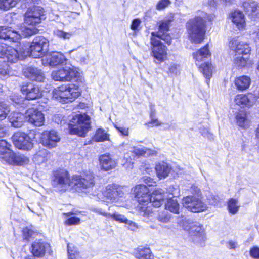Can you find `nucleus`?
I'll use <instances>...</instances> for the list:
<instances>
[{"label": "nucleus", "mask_w": 259, "mask_h": 259, "mask_svg": "<svg viewBox=\"0 0 259 259\" xmlns=\"http://www.w3.org/2000/svg\"><path fill=\"white\" fill-rule=\"evenodd\" d=\"M132 191L137 199L139 204L137 211L139 215L144 217L152 216L153 211L151 205L154 207H160L164 202L165 194L162 193L161 190H156L149 194V190L144 185H138L133 188Z\"/></svg>", "instance_id": "obj_1"}, {"label": "nucleus", "mask_w": 259, "mask_h": 259, "mask_svg": "<svg viewBox=\"0 0 259 259\" xmlns=\"http://www.w3.org/2000/svg\"><path fill=\"white\" fill-rule=\"evenodd\" d=\"M213 18L212 15L202 12L188 21L186 28L192 42L200 44L203 41L205 34V23L211 21Z\"/></svg>", "instance_id": "obj_2"}, {"label": "nucleus", "mask_w": 259, "mask_h": 259, "mask_svg": "<svg viewBox=\"0 0 259 259\" xmlns=\"http://www.w3.org/2000/svg\"><path fill=\"white\" fill-rule=\"evenodd\" d=\"M190 191L193 195L185 197L182 199V204L188 210L198 213L207 209V205L202 201L200 189L196 186L192 185Z\"/></svg>", "instance_id": "obj_3"}, {"label": "nucleus", "mask_w": 259, "mask_h": 259, "mask_svg": "<svg viewBox=\"0 0 259 259\" xmlns=\"http://www.w3.org/2000/svg\"><path fill=\"white\" fill-rule=\"evenodd\" d=\"M80 95L79 88L73 84L60 86L53 91V98L63 103L73 101Z\"/></svg>", "instance_id": "obj_4"}, {"label": "nucleus", "mask_w": 259, "mask_h": 259, "mask_svg": "<svg viewBox=\"0 0 259 259\" xmlns=\"http://www.w3.org/2000/svg\"><path fill=\"white\" fill-rule=\"evenodd\" d=\"M49 47V41L44 36L35 37L29 48L22 46L23 53L21 57L30 56L37 58L42 57Z\"/></svg>", "instance_id": "obj_5"}, {"label": "nucleus", "mask_w": 259, "mask_h": 259, "mask_svg": "<svg viewBox=\"0 0 259 259\" xmlns=\"http://www.w3.org/2000/svg\"><path fill=\"white\" fill-rule=\"evenodd\" d=\"M69 132L81 137H85L91 128L90 117L85 114H76L69 124Z\"/></svg>", "instance_id": "obj_6"}, {"label": "nucleus", "mask_w": 259, "mask_h": 259, "mask_svg": "<svg viewBox=\"0 0 259 259\" xmlns=\"http://www.w3.org/2000/svg\"><path fill=\"white\" fill-rule=\"evenodd\" d=\"M10 146L6 140H0V160L9 164L22 165L25 162V158L15 154Z\"/></svg>", "instance_id": "obj_7"}, {"label": "nucleus", "mask_w": 259, "mask_h": 259, "mask_svg": "<svg viewBox=\"0 0 259 259\" xmlns=\"http://www.w3.org/2000/svg\"><path fill=\"white\" fill-rule=\"evenodd\" d=\"M79 74L78 68L65 63L64 66L53 70L51 76L55 81H70L72 79L77 77Z\"/></svg>", "instance_id": "obj_8"}, {"label": "nucleus", "mask_w": 259, "mask_h": 259, "mask_svg": "<svg viewBox=\"0 0 259 259\" xmlns=\"http://www.w3.org/2000/svg\"><path fill=\"white\" fill-rule=\"evenodd\" d=\"M73 176L70 178L69 173L65 170L56 171L53 177L52 185L60 191L69 189L73 190Z\"/></svg>", "instance_id": "obj_9"}, {"label": "nucleus", "mask_w": 259, "mask_h": 259, "mask_svg": "<svg viewBox=\"0 0 259 259\" xmlns=\"http://www.w3.org/2000/svg\"><path fill=\"white\" fill-rule=\"evenodd\" d=\"M102 194V201L107 203L118 202L124 198L122 188L116 184L106 186Z\"/></svg>", "instance_id": "obj_10"}, {"label": "nucleus", "mask_w": 259, "mask_h": 259, "mask_svg": "<svg viewBox=\"0 0 259 259\" xmlns=\"http://www.w3.org/2000/svg\"><path fill=\"white\" fill-rule=\"evenodd\" d=\"M35 132L30 131L27 134L18 132L12 136V140L15 146L20 149L30 150L33 146V140L35 138Z\"/></svg>", "instance_id": "obj_11"}, {"label": "nucleus", "mask_w": 259, "mask_h": 259, "mask_svg": "<svg viewBox=\"0 0 259 259\" xmlns=\"http://www.w3.org/2000/svg\"><path fill=\"white\" fill-rule=\"evenodd\" d=\"M156 33H151V55L154 58V62L156 64L164 61L167 56V48L160 40V39L155 37Z\"/></svg>", "instance_id": "obj_12"}, {"label": "nucleus", "mask_w": 259, "mask_h": 259, "mask_svg": "<svg viewBox=\"0 0 259 259\" xmlns=\"http://www.w3.org/2000/svg\"><path fill=\"white\" fill-rule=\"evenodd\" d=\"M44 9L39 6L28 7L24 14V23L27 25H37L44 19Z\"/></svg>", "instance_id": "obj_13"}, {"label": "nucleus", "mask_w": 259, "mask_h": 259, "mask_svg": "<svg viewBox=\"0 0 259 259\" xmlns=\"http://www.w3.org/2000/svg\"><path fill=\"white\" fill-rule=\"evenodd\" d=\"M191 237L192 241L196 244L203 246L206 239L204 230L202 226L197 222L189 223V226L185 227Z\"/></svg>", "instance_id": "obj_14"}, {"label": "nucleus", "mask_w": 259, "mask_h": 259, "mask_svg": "<svg viewBox=\"0 0 259 259\" xmlns=\"http://www.w3.org/2000/svg\"><path fill=\"white\" fill-rule=\"evenodd\" d=\"M22 53V46L16 49L6 44H0V58L3 59L4 62L14 63L18 59H23L25 57H21Z\"/></svg>", "instance_id": "obj_15"}, {"label": "nucleus", "mask_w": 259, "mask_h": 259, "mask_svg": "<svg viewBox=\"0 0 259 259\" xmlns=\"http://www.w3.org/2000/svg\"><path fill=\"white\" fill-rule=\"evenodd\" d=\"M94 175L91 172L83 173L80 175H74L73 190L76 191H82L93 187L94 185Z\"/></svg>", "instance_id": "obj_16"}, {"label": "nucleus", "mask_w": 259, "mask_h": 259, "mask_svg": "<svg viewBox=\"0 0 259 259\" xmlns=\"http://www.w3.org/2000/svg\"><path fill=\"white\" fill-rule=\"evenodd\" d=\"M40 140L44 146L48 148H53L57 146V143L60 140V137L56 131L47 130L41 134Z\"/></svg>", "instance_id": "obj_17"}, {"label": "nucleus", "mask_w": 259, "mask_h": 259, "mask_svg": "<svg viewBox=\"0 0 259 259\" xmlns=\"http://www.w3.org/2000/svg\"><path fill=\"white\" fill-rule=\"evenodd\" d=\"M25 118L28 122L36 126H42L45 122L43 113L35 108H29L26 110Z\"/></svg>", "instance_id": "obj_18"}, {"label": "nucleus", "mask_w": 259, "mask_h": 259, "mask_svg": "<svg viewBox=\"0 0 259 259\" xmlns=\"http://www.w3.org/2000/svg\"><path fill=\"white\" fill-rule=\"evenodd\" d=\"M172 21V17L160 21L158 23L159 30L157 32H155L156 33L155 37L163 40L168 45L171 44L172 41L171 36L167 34L169 24Z\"/></svg>", "instance_id": "obj_19"}, {"label": "nucleus", "mask_w": 259, "mask_h": 259, "mask_svg": "<svg viewBox=\"0 0 259 259\" xmlns=\"http://www.w3.org/2000/svg\"><path fill=\"white\" fill-rule=\"evenodd\" d=\"M21 90L28 100L36 99L42 94V91L38 86L31 83L23 85Z\"/></svg>", "instance_id": "obj_20"}, {"label": "nucleus", "mask_w": 259, "mask_h": 259, "mask_svg": "<svg viewBox=\"0 0 259 259\" xmlns=\"http://www.w3.org/2000/svg\"><path fill=\"white\" fill-rule=\"evenodd\" d=\"M230 47L235 53V56L249 55L251 52V48L248 44L236 39L230 42Z\"/></svg>", "instance_id": "obj_21"}, {"label": "nucleus", "mask_w": 259, "mask_h": 259, "mask_svg": "<svg viewBox=\"0 0 259 259\" xmlns=\"http://www.w3.org/2000/svg\"><path fill=\"white\" fill-rule=\"evenodd\" d=\"M21 38V35L10 27H0V39L8 40L9 42H17Z\"/></svg>", "instance_id": "obj_22"}, {"label": "nucleus", "mask_w": 259, "mask_h": 259, "mask_svg": "<svg viewBox=\"0 0 259 259\" xmlns=\"http://www.w3.org/2000/svg\"><path fill=\"white\" fill-rule=\"evenodd\" d=\"M257 98L255 95L250 93L245 94H238L234 99L236 105L241 107H250L255 103Z\"/></svg>", "instance_id": "obj_23"}, {"label": "nucleus", "mask_w": 259, "mask_h": 259, "mask_svg": "<svg viewBox=\"0 0 259 259\" xmlns=\"http://www.w3.org/2000/svg\"><path fill=\"white\" fill-rule=\"evenodd\" d=\"M100 165L105 171L115 168L117 166V161L109 154H104L99 157Z\"/></svg>", "instance_id": "obj_24"}, {"label": "nucleus", "mask_w": 259, "mask_h": 259, "mask_svg": "<svg viewBox=\"0 0 259 259\" xmlns=\"http://www.w3.org/2000/svg\"><path fill=\"white\" fill-rule=\"evenodd\" d=\"M174 188L169 187L168 189L169 192L172 195V197L167 198V202L165 204V208L170 212L178 214L179 213L180 205L177 200L175 198L176 197V194L173 192Z\"/></svg>", "instance_id": "obj_25"}, {"label": "nucleus", "mask_w": 259, "mask_h": 259, "mask_svg": "<svg viewBox=\"0 0 259 259\" xmlns=\"http://www.w3.org/2000/svg\"><path fill=\"white\" fill-rule=\"evenodd\" d=\"M231 19L232 23L235 25L239 29H243L246 26L245 19L243 13L238 10H236L231 14Z\"/></svg>", "instance_id": "obj_26"}, {"label": "nucleus", "mask_w": 259, "mask_h": 259, "mask_svg": "<svg viewBox=\"0 0 259 259\" xmlns=\"http://www.w3.org/2000/svg\"><path fill=\"white\" fill-rule=\"evenodd\" d=\"M25 72L26 76L30 80L42 82L45 79L44 74L41 70L34 67H29Z\"/></svg>", "instance_id": "obj_27"}, {"label": "nucleus", "mask_w": 259, "mask_h": 259, "mask_svg": "<svg viewBox=\"0 0 259 259\" xmlns=\"http://www.w3.org/2000/svg\"><path fill=\"white\" fill-rule=\"evenodd\" d=\"M46 58L49 60V64L52 66L63 65L66 61L64 55L59 52H53L51 55L47 56Z\"/></svg>", "instance_id": "obj_28"}, {"label": "nucleus", "mask_w": 259, "mask_h": 259, "mask_svg": "<svg viewBox=\"0 0 259 259\" xmlns=\"http://www.w3.org/2000/svg\"><path fill=\"white\" fill-rule=\"evenodd\" d=\"M49 247L48 244L43 242H34L31 246V252L34 256L40 257L45 254L46 249Z\"/></svg>", "instance_id": "obj_29"}, {"label": "nucleus", "mask_w": 259, "mask_h": 259, "mask_svg": "<svg viewBox=\"0 0 259 259\" xmlns=\"http://www.w3.org/2000/svg\"><path fill=\"white\" fill-rule=\"evenodd\" d=\"M157 176L159 179L166 178L171 170V167L167 163L162 162L156 164L155 167Z\"/></svg>", "instance_id": "obj_30"}, {"label": "nucleus", "mask_w": 259, "mask_h": 259, "mask_svg": "<svg viewBox=\"0 0 259 259\" xmlns=\"http://www.w3.org/2000/svg\"><path fill=\"white\" fill-rule=\"evenodd\" d=\"M234 83L238 90L243 91L250 87L251 79L246 75L241 76L235 78Z\"/></svg>", "instance_id": "obj_31"}, {"label": "nucleus", "mask_w": 259, "mask_h": 259, "mask_svg": "<svg viewBox=\"0 0 259 259\" xmlns=\"http://www.w3.org/2000/svg\"><path fill=\"white\" fill-rule=\"evenodd\" d=\"M211 53L208 49V45L207 44L203 48L200 49L199 51L193 53V58L195 60L196 64L198 66L201 64L199 63L203 61L205 58L210 56Z\"/></svg>", "instance_id": "obj_32"}, {"label": "nucleus", "mask_w": 259, "mask_h": 259, "mask_svg": "<svg viewBox=\"0 0 259 259\" xmlns=\"http://www.w3.org/2000/svg\"><path fill=\"white\" fill-rule=\"evenodd\" d=\"M25 115L19 112H13L9 116L12 126L16 128L21 127L24 123Z\"/></svg>", "instance_id": "obj_33"}, {"label": "nucleus", "mask_w": 259, "mask_h": 259, "mask_svg": "<svg viewBox=\"0 0 259 259\" xmlns=\"http://www.w3.org/2000/svg\"><path fill=\"white\" fill-rule=\"evenodd\" d=\"M243 7L249 15L257 16L259 14V4L254 1H246L243 2Z\"/></svg>", "instance_id": "obj_34"}, {"label": "nucleus", "mask_w": 259, "mask_h": 259, "mask_svg": "<svg viewBox=\"0 0 259 259\" xmlns=\"http://www.w3.org/2000/svg\"><path fill=\"white\" fill-rule=\"evenodd\" d=\"M131 152L138 156H143L147 157L154 156L157 154V152L155 150L141 146L133 147Z\"/></svg>", "instance_id": "obj_35"}, {"label": "nucleus", "mask_w": 259, "mask_h": 259, "mask_svg": "<svg viewBox=\"0 0 259 259\" xmlns=\"http://www.w3.org/2000/svg\"><path fill=\"white\" fill-rule=\"evenodd\" d=\"M236 123L238 126L242 128H247L249 125V121L248 119L246 114L244 111H239L235 116Z\"/></svg>", "instance_id": "obj_36"}, {"label": "nucleus", "mask_w": 259, "mask_h": 259, "mask_svg": "<svg viewBox=\"0 0 259 259\" xmlns=\"http://www.w3.org/2000/svg\"><path fill=\"white\" fill-rule=\"evenodd\" d=\"M200 71L203 73V75L208 80L211 77L213 66L209 62H205L198 66Z\"/></svg>", "instance_id": "obj_37"}, {"label": "nucleus", "mask_w": 259, "mask_h": 259, "mask_svg": "<svg viewBox=\"0 0 259 259\" xmlns=\"http://www.w3.org/2000/svg\"><path fill=\"white\" fill-rule=\"evenodd\" d=\"M135 256L138 259H153L154 257L148 248L138 249Z\"/></svg>", "instance_id": "obj_38"}, {"label": "nucleus", "mask_w": 259, "mask_h": 259, "mask_svg": "<svg viewBox=\"0 0 259 259\" xmlns=\"http://www.w3.org/2000/svg\"><path fill=\"white\" fill-rule=\"evenodd\" d=\"M240 207L238 201L235 199H230L228 202L227 208L230 213L234 215L236 214Z\"/></svg>", "instance_id": "obj_39"}, {"label": "nucleus", "mask_w": 259, "mask_h": 259, "mask_svg": "<svg viewBox=\"0 0 259 259\" xmlns=\"http://www.w3.org/2000/svg\"><path fill=\"white\" fill-rule=\"evenodd\" d=\"M36 25L24 26L21 28V32L25 37L31 36L38 33V30L36 27Z\"/></svg>", "instance_id": "obj_40"}, {"label": "nucleus", "mask_w": 259, "mask_h": 259, "mask_svg": "<svg viewBox=\"0 0 259 259\" xmlns=\"http://www.w3.org/2000/svg\"><path fill=\"white\" fill-rule=\"evenodd\" d=\"M67 251L68 259H81L77 248L73 244L68 243Z\"/></svg>", "instance_id": "obj_41"}, {"label": "nucleus", "mask_w": 259, "mask_h": 259, "mask_svg": "<svg viewBox=\"0 0 259 259\" xmlns=\"http://www.w3.org/2000/svg\"><path fill=\"white\" fill-rule=\"evenodd\" d=\"M20 0H0V10L7 11L14 7Z\"/></svg>", "instance_id": "obj_42"}, {"label": "nucleus", "mask_w": 259, "mask_h": 259, "mask_svg": "<svg viewBox=\"0 0 259 259\" xmlns=\"http://www.w3.org/2000/svg\"><path fill=\"white\" fill-rule=\"evenodd\" d=\"M94 139L97 142H103L109 140V135L102 128L97 130Z\"/></svg>", "instance_id": "obj_43"}, {"label": "nucleus", "mask_w": 259, "mask_h": 259, "mask_svg": "<svg viewBox=\"0 0 259 259\" xmlns=\"http://www.w3.org/2000/svg\"><path fill=\"white\" fill-rule=\"evenodd\" d=\"M249 55H237L234 58V63L236 65L239 67H244L246 66L249 59Z\"/></svg>", "instance_id": "obj_44"}, {"label": "nucleus", "mask_w": 259, "mask_h": 259, "mask_svg": "<svg viewBox=\"0 0 259 259\" xmlns=\"http://www.w3.org/2000/svg\"><path fill=\"white\" fill-rule=\"evenodd\" d=\"M73 214L72 212L64 213V215L68 217L64 222V224L66 225H75L80 223V218L76 217H71Z\"/></svg>", "instance_id": "obj_45"}, {"label": "nucleus", "mask_w": 259, "mask_h": 259, "mask_svg": "<svg viewBox=\"0 0 259 259\" xmlns=\"http://www.w3.org/2000/svg\"><path fill=\"white\" fill-rule=\"evenodd\" d=\"M54 33L56 36L64 40L69 39L74 34V31L65 32L59 29L56 30Z\"/></svg>", "instance_id": "obj_46"}, {"label": "nucleus", "mask_w": 259, "mask_h": 259, "mask_svg": "<svg viewBox=\"0 0 259 259\" xmlns=\"http://www.w3.org/2000/svg\"><path fill=\"white\" fill-rule=\"evenodd\" d=\"M114 221L119 223H125L127 218L123 215L120 214L117 212L113 213H109V218Z\"/></svg>", "instance_id": "obj_47"}, {"label": "nucleus", "mask_w": 259, "mask_h": 259, "mask_svg": "<svg viewBox=\"0 0 259 259\" xmlns=\"http://www.w3.org/2000/svg\"><path fill=\"white\" fill-rule=\"evenodd\" d=\"M171 215L166 211L159 212L157 216V220L162 222L166 223L170 221Z\"/></svg>", "instance_id": "obj_48"}, {"label": "nucleus", "mask_w": 259, "mask_h": 259, "mask_svg": "<svg viewBox=\"0 0 259 259\" xmlns=\"http://www.w3.org/2000/svg\"><path fill=\"white\" fill-rule=\"evenodd\" d=\"M10 109L8 106L3 102H0V119H4L6 118Z\"/></svg>", "instance_id": "obj_49"}, {"label": "nucleus", "mask_w": 259, "mask_h": 259, "mask_svg": "<svg viewBox=\"0 0 259 259\" xmlns=\"http://www.w3.org/2000/svg\"><path fill=\"white\" fill-rule=\"evenodd\" d=\"M46 154L47 151L46 150H42L36 153L34 156L35 161L38 164L44 162L46 161L45 156Z\"/></svg>", "instance_id": "obj_50"}, {"label": "nucleus", "mask_w": 259, "mask_h": 259, "mask_svg": "<svg viewBox=\"0 0 259 259\" xmlns=\"http://www.w3.org/2000/svg\"><path fill=\"white\" fill-rule=\"evenodd\" d=\"M9 66L6 63L0 64V78L5 77L10 74Z\"/></svg>", "instance_id": "obj_51"}, {"label": "nucleus", "mask_w": 259, "mask_h": 259, "mask_svg": "<svg viewBox=\"0 0 259 259\" xmlns=\"http://www.w3.org/2000/svg\"><path fill=\"white\" fill-rule=\"evenodd\" d=\"M124 160H125V161L122 164L124 167L126 169H132L133 168V159L127 154L124 155Z\"/></svg>", "instance_id": "obj_52"}, {"label": "nucleus", "mask_w": 259, "mask_h": 259, "mask_svg": "<svg viewBox=\"0 0 259 259\" xmlns=\"http://www.w3.org/2000/svg\"><path fill=\"white\" fill-rule=\"evenodd\" d=\"M249 255L253 259H259V247L253 246L249 250Z\"/></svg>", "instance_id": "obj_53"}, {"label": "nucleus", "mask_w": 259, "mask_h": 259, "mask_svg": "<svg viewBox=\"0 0 259 259\" xmlns=\"http://www.w3.org/2000/svg\"><path fill=\"white\" fill-rule=\"evenodd\" d=\"M170 4L169 0H160L156 5V8L158 10H161L167 7Z\"/></svg>", "instance_id": "obj_54"}, {"label": "nucleus", "mask_w": 259, "mask_h": 259, "mask_svg": "<svg viewBox=\"0 0 259 259\" xmlns=\"http://www.w3.org/2000/svg\"><path fill=\"white\" fill-rule=\"evenodd\" d=\"M124 223L126 224V227L131 231H135L138 229V226L135 222L127 219Z\"/></svg>", "instance_id": "obj_55"}, {"label": "nucleus", "mask_w": 259, "mask_h": 259, "mask_svg": "<svg viewBox=\"0 0 259 259\" xmlns=\"http://www.w3.org/2000/svg\"><path fill=\"white\" fill-rule=\"evenodd\" d=\"M34 234V232L30 229L28 228H25L23 230V238L24 239L28 240L30 237H31L33 234Z\"/></svg>", "instance_id": "obj_56"}, {"label": "nucleus", "mask_w": 259, "mask_h": 259, "mask_svg": "<svg viewBox=\"0 0 259 259\" xmlns=\"http://www.w3.org/2000/svg\"><path fill=\"white\" fill-rule=\"evenodd\" d=\"M170 72L177 75L180 71V65L176 63H171L169 67Z\"/></svg>", "instance_id": "obj_57"}, {"label": "nucleus", "mask_w": 259, "mask_h": 259, "mask_svg": "<svg viewBox=\"0 0 259 259\" xmlns=\"http://www.w3.org/2000/svg\"><path fill=\"white\" fill-rule=\"evenodd\" d=\"M93 210L95 212H96L100 215L104 216V217H106L107 218H109V212H106V211H105L101 208H98V207L95 208L93 209Z\"/></svg>", "instance_id": "obj_58"}, {"label": "nucleus", "mask_w": 259, "mask_h": 259, "mask_svg": "<svg viewBox=\"0 0 259 259\" xmlns=\"http://www.w3.org/2000/svg\"><path fill=\"white\" fill-rule=\"evenodd\" d=\"M115 127L122 136H127L128 135L129 128L125 127H119L116 125H115Z\"/></svg>", "instance_id": "obj_59"}, {"label": "nucleus", "mask_w": 259, "mask_h": 259, "mask_svg": "<svg viewBox=\"0 0 259 259\" xmlns=\"http://www.w3.org/2000/svg\"><path fill=\"white\" fill-rule=\"evenodd\" d=\"M26 7H30L31 6H37L40 0H25Z\"/></svg>", "instance_id": "obj_60"}, {"label": "nucleus", "mask_w": 259, "mask_h": 259, "mask_svg": "<svg viewBox=\"0 0 259 259\" xmlns=\"http://www.w3.org/2000/svg\"><path fill=\"white\" fill-rule=\"evenodd\" d=\"M145 183L149 186L155 185L156 182L149 177H144L143 178Z\"/></svg>", "instance_id": "obj_61"}, {"label": "nucleus", "mask_w": 259, "mask_h": 259, "mask_svg": "<svg viewBox=\"0 0 259 259\" xmlns=\"http://www.w3.org/2000/svg\"><path fill=\"white\" fill-rule=\"evenodd\" d=\"M140 23L141 21L139 19L134 20L131 27V29L133 30H137Z\"/></svg>", "instance_id": "obj_62"}, {"label": "nucleus", "mask_w": 259, "mask_h": 259, "mask_svg": "<svg viewBox=\"0 0 259 259\" xmlns=\"http://www.w3.org/2000/svg\"><path fill=\"white\" fill-rule=\"evenodd\" d=\"M151 122H149L148 124H152L153 126H159L161 124V122H160L157 119H156L153 117L152 113L151 115Z\"/></svg>", "instance_id": "obj_63"}, {"label": "nucleus", "mask_w": 259, "mask_h": 259, "mask_svg": "<svg viewBox=\"0 0 259 259\" xmlns=\"http://www.w3.org/2000/svg\"><path fill=\"white\" fill-rule=\"evenodd\" d=\"M143 169L149 174L152 172V168L149 165L145 164L143 166Z\"/></svg>", "instance_id": "obj_64"}]
</instances>
